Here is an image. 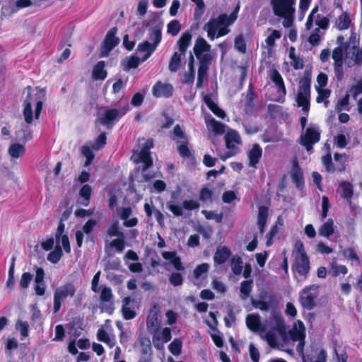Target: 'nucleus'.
Segmentation results:
<instances>
[{
	"instance_id": "1",
	"label": "nucleus",
	"mask_w": 362,
	"mask_h": 362,
	"mask_svg": "<svg viewBox=\"0 0 362 362\" xmlns=\"http://www.w3.org/2000/svg\"><path fill=\"white\" fill-rule=\"evenodd\" d=\"M334 61V70L337 80L341 81L344 77L343 63L348 67H353L362 64V49L357 46H338L332 52Z\"/></svg>"
},
{
	"instance_id": "2",
	"label": "nucleus",
	"mask_w": 362,
	"mask_h": 362,
	"mask_svg": "<svg viewBox=\"0 0 362 362\" xmlns=\"http://www.w3.org/2000/svg\"><path fill=\"white\" fill-rule=\"evenodd\" d=\"M274 318L276 322V327L267 332L264 335L262 333L266 330V326L261 322L258 315L249 314L246 317V325L252 332L259 333L261 337L267 341L270 346L279 347L280 346L279 335H283L284 325L281 316L276 315Z\"/></svg>"
},
{
	"instance_id": "3",
	"label": "nucleus",
	"mask_w": 362,
	"mask_h": 362,
	"mask_svg": "<svg viewBox=\"0 0 362 362\" xmlns=\"http://www.w3.org/2000/svg\"><path fill=\"white\" fill-rule=\"evenodd\" d=\"M25 91L26 96L23 103V115L26 124H32L34 119H38L43 103L45 100L44 88H32L28 86Z\"/></svg>"
},
{
	"instance_id": "4",
	"label": "nucleus",
	"mask_w": 362,
	"mask_h": 362,
	"mask_svg": "<svg viewBox=\"0 0 362 362\" xmlns=\"http://www.w3.org/2000/svg\"><path fill=\"white\" fill-rule=\"evenodd\" d=\"M240 10L238 3L230 15L221 14L217 18H213L204 24L203 29L207 33V37L211 40L225 36L230 32L229 26L238 18Z\"/></svg>"
},
{
	"instance_id": "5",
	"label": "nucleus",
	"mask_w": 362,
	"mask_h": 362,
	"mask_svg": "<svg viewBox=\"0 0 362 362\" xmlns=\"http://www.w3.org/2000/svg\"><path fill=\"white\" fill-rule=\"evenodd\" d=\"M293 255L294 257L293 271L295 278L298 281H304L307 278L310 266L302 242L296 243Z\"/></svg>"
},
{
	"instance_id": "6",
	"label": "nucleus",
	"mask_w": 362,
	"mask_h": 362,
	"mask_svg": "<svg viewBox=\"0 0 362 362\" xmlns=\"http://www.w3.org/2000/svg\"><path fill=\"white\" fill-rule=\"evenodd\" d=\"M271 4L274 15L284 19L283 26L291 27L294 20L296 0H272Z\"/></svg>"
},
{
	"instance_id": "7",
	"label": "nucleus",
	"mask_w": 362,
	"mask_h": 362,
	"mask_svg": "<svg viewBox=\"0 0 362 362\" xmlns=\"http://www.w3.org/2000/svg\"><path fill=\"white\" fill-rule=\"evenodd\" d=\"M297 106L301 107L303 115L300 117V124L303 129L307 123L310 105V85L307 81H301L296 98Z\"/></svg>"
},
{
	"instance_id": "8",
	"label": "nucleus",
	"mask_w": 362,
	"mask_h": 362,
	"mask_svg": "<svg viewBox=\"0 0 362 362\" xmlns=\"http://www.w3.org/2000/svg\"><path fill=\"white\" fill-rule=\"evenodd\" d=\"M162 32L160 28H153L151 30L148 40L140 43L137 47V54L145 52L143 59H147L156 49L161 40Z\"/></svg>"
},
{
	"instance_id": "9",
	"label": "nucleus",
	"mask_w": 362,
	"mask_h": 362,
	"mask_svg": "<svg viewBox=\"0 0 362 362\" xmlns=\"http://www.w3.org/2000/svg\"><path fill=\"white\" fill-rule=\"evenodd\" d=\"M129 105L126 103L116 108L107 109L100 117V122L107 128L112 127L129 110Z\"/></svg>"
},
{
	"instance_id": "10",
	"label": "nucleus",
	"mask_w": 362,
	"mask_h": 362,
	"mask_svg": "<svg viewBox=\"0 0 362 362\" xmlns=\"http://www.w3.org/2000/svg\"><path fill=\"white\" fill-rule=\"evenodd\" d=\"M76 287L71 283H67L57 287L53 296L54 313L59 311L63 301L67 298H72L76 293Z\"/></svg>"
},
{
	"instance_id": "11",
	"label": "nucleus",
	"mask_w": 362,
	"mask_h": 362,
	"mask_svg": "<svg viewBox=\"0 0 362 362\" xmlns=\"http://www.w3.org/2000/svg\"><path fill=\"white\" fill-rule=\"evenodd\" d=\"M152 146V141H145L142 144L141 150L135 151L131 158V160L136 164L142 163L144 164V170H146L152 165V159L150 153V149Z\"/></svg>"
},
{
	"instance_id": "12",
	"label": "nucleus",
	"mask_w": 362,
	"mask_h": 362,
	"mask_svg": "<svg viewBox=\"0 0 362 362\" xmlns=\"http://www.w3.org/2000/svg\"><path fill=\"white\" fill-rule=\"evenodd\" d=\"M225 141L226 148L229 151L220 156L221 159L223 160H226L239 152V148L237 146L241 144V138L235 130L230 129L225 135Z\"/></svg>"
},
{
	"instance_id": "13",
	"label": "nucleus",
	"mask_w": 362,
	"mask_h": 362,
	"mask_svg": "<svg viewBox=\"0 0 362 362\" xmlns=\"http://www.w3.org/2000/svg\"><path fill=\"white\" fill-rule=\"evenodd\" d=\"M318 296V286L312 285L305 287L299 294V301L301 305L312 310L315 305V299Z\"/></svg>"
},
{
	"instance_id": "14",
	"label": "nucleus",
	"mask_w": 362,
	"mask_h": 362,
	"mask_svg": "<svg viewBox=\"0 0 362 362\" xmlns=\"http://www.w3.org/2000/svg\"><path fill=\"white\" fill-rule=\"evenodd\" d=\"M269 77L274 83L277 90L276 94L272 98V100L279 103L284 102L286 90L281 74L277 70L272 69L269 72Z\"/></svg>"
},
{
	"instance_id": "15",
	"label": "nucleus",
	"mask_w": 362,
	"mask_h": 362,
	"mask_svg": "<svg viewBox=\"0 0 362 362\" xmlns=\"http://www.w3.org/2000/svg\"><path fill=\"white\" fill-rule=\"evenodd\" d=\"M289 336L292 341H298L296 350L300 354H303L305 338V327L302 321L297 320L294 322L293 328L289 332Z\"/></svg>"
},
{
	"instance_id": "16",
	"label": "nucleus",
	"mask_w": 362,
	"mask_h": 362,
	"mask_svg": "<svg viewBox=\"0 0 362 362\" xmlns=\"http://www.w3.org/2000/svg\"><path fill=\"white\" fill-rule=\"evenodd\" d=\"M318 11V6H315L310 15L308 17L306 23H305V28L307 30H310L313 28V22H315V24L317 25V28L322 29L323 30H327L329 27V21L327 18V16L317 13Z\"/></svg>"
},
{
	"instance_id": "17",
	"label": "nucleus",
	"mask_w": 362,
	"mask_h": 362,
	"mask_svg": "<svg viewBox=\"0 0 362 362\" xmlns=\"http://www.w3.org/2000/svg\"><path fill=\"white\" fill-rule=\"evenodd\" d=\"M320 138V132L319 128L316 126H310L301 135V144L306 148L308 151H311L313 149L312 145L318 142Z\"/></svg>"
},
{
	"instance_id": "18",
	"label": "nucleus",
	"mask_w": 362,
	"mask_h": 362,
	"mask_svg": "<svg viewBox=\"0 0 362 362\" xmlns=\"http://www.w3.org/2000/svg\"><path fill=\"white\" fill-rule=\"evenodd\" d=\"M153 334L152 337V342L156 349L161 350L164 348V344L171 339V331L168 327L163 329H155V331L151 332Z\"/></svg>"
},
{
	"instance_id": "19",
	"label": "nucleus",
	"mask_w": 362,
	"mask_h": 362,
	"mask_svg": "<svg viewBox=\"0 0 362 362\" xmlns=\"http://www.w3.org/2000/svg\"><path fill=\"white\" fill-rule=\"evenodd\" d=\"M168 209L176 216H181L183 214V209L193 210L199 207V204L194 199L185 200L182 206L177 205L174 201L170 200L167 203Z\"/></svg>"
},
{
	"instance_id": "20",
	"label": "nucleus",
	"mask_w": 362,
	"mask_h": 362,
	"mask_svg": "<svg viewBox=\"0 0 362 362\" xmlns=\"http://www.w3.org/2000/svg\"><path fill=\"white\" fill-rule=\"evenodd\" d=\"M210 48V45L204 38L199 37L195 42L193 49L196 57L199 60L209 61L211 59Z\"/></svg>"
},
{
	"instance_id": "21",
	"label": "nucleus",
	"mask_w": 362,
	"mask_h": 362,
	"mask_svg": "<svg viewBox=\"0 0 362 362\" xmlns=\"http://www.w3.org/2000/svg\"><path fill=\"white\" fill-rule=\"evenodd\" d=\"M116 28H113L107 33L101 47L100 57H106L109 52L118 44L119 39L116 37Z\"/></svg>"
},
{
	"instance_id": "22",
	"label": "nucleus",
	"mask_w": 362,
	"mask_h": 362,
	"mask_svg": "<svg viewBox=\"0 0 362 362\" xmlns=\"http://www.w3.org/2000/svg\"><path fill=\"white\" fill-rule=\"evenodd\" d=\"M160 308L158 305H153L151 307L147 317L146 325L149 332L156 329L160 325Z\"/></svg>"
},
{
	"instance_id": "23",
	"label": "nucleus",
	"mask_w": 362,
	"mask_h": 362,
	"mask_svg": "<svg viewBox=\"0 0 362 362\" xmlns=\"http://www.w3.org/2000/svg\"><path fill=\"white\" fill-rule=\"evenodd\" d=\"M145 57V52L137 54V51L136 52V55H132L130 57H127L124 59L122 62V66L123 69L126 71H129L131 69L136 68L139 64L146 59H143Z\"/></svg>"
},
{
	"instance_id": "24",
	"label": "nucleus",
	"mask_w": 362,
	"mask_h": 362,
	"mask_svg": "<svg viewBox=\"0 0 362 362\" xmlns=\"http://www.w3.org/2000/svg\"><path fill=\"white\" fill-rule=\"evenodd\" d=\"M209 316L211 317V321H207L208 325L211 327V331L210 332L211 337L214 342V344L218 347L223 346V339L220 335L219 332L216 329V326L217 325V320L216 315L214 313H210Z\"/></svg>"
},
{
	"instance_id": "25",
	"label": "nucleus",
	"mask_w": 362,
	"mask_h": 362,
	"mask_svg": "<svg viewBox=\"0 0 362 362\" xmlns=\"http://www.w3.org/2000/svg\"><path fill=\"white\" fill-rule=\"evenodd\" d=\"M173 92V88L170 84L157 82L153 88V94L157 98L170 97Z\"/></svg>"
},
{
	"instance_id": "26",
	"label": "nucleus",
	"mask_w": 362,
	"mask_h": 362,
	"mask_svg": "<svg viewBox=\"0 0 362 362\" xmlns=\"http://www.w3.org/2000/svg\"><path fill=\"white\" fill-rule=\"evenodd\" d=\"M132 210L130 207H122L117 209V215L122 220H124V226L126 227L135 226L138 220L136 217H132L129 220H127V217H131Z\"/></svg>"
},
{
	"instance_id": "27",
	"label": "nucleus",
	"mask_w": 362,
	"mask_h": 362,
	"mask_svg": "<svg viewBox=\"0 0 362 362\" xmlns=\"http://www.w3.org/2000/svg\"><path fill=\"white\" fill-rule=\"evenodd\" d=\"M96 225L95 220H88L81 229L77 230L76 232V239L78 247H81L83 244L84 234L88 235L92 231L94 226Z\"/></svg>"
},
{
	"instance_id": "28",
	"label": "nucleus",
	"mask_w": 362,
	"mask_h": 362,
	"mask_svg": "<svg viewBox=\"0 0 362 362\" xmlns=\"http://www.w3.org/2000/svg\"><path fill=\"white\" fill-rule=\"evenodd\" d=\"M25 153V146L24 144L11 142L8 148V153L12 159H18L23 156Z\"/></svg>"
},
{
	"instance_id": "29",
	"label": "nucleus",
	"mask_w": 362,
	"mask_h": 362,
	"mask_svg": "<svg viewBox=\"0 0 362 362\" xmlns=\"http://www.w3.org/2000/svg\"><path fill=\"white\" fill-rule=\"evenodd\" d=\"M209 265L207 263H203L198 265L194 270V283L200 285L202 281L205 279L209 271Z\"/></svg>"
},
{
	"instance_id": "30",
	"label": "nucleus",
	"mask_w": 362,
	"mask_h": 362,
	"mask_svg": "<svg viewBox=\"0 0 362 362\" xmlns=\"http://www.w3.org/2000/svg\"><path fill=\"white\" fill-rule=\"evenodd\" d=\"M337 193L343 199L350 200L354 194L353 185L349 182H341L337 189Z\"/></svg>"
},
{
	"instance_id": "31",
	"label": "nucleus",
	"mask_w": 362,
	"mask_h": 362,
	"mask_svg": "<svg viewBox=\"0 0 362 362\" xmlns=\"http://www.w3.org/2000/svg\"><path fill=\"white\" fill-rule=\"evenodd\" d=\"M162 256L165 259L168 260L175 269L178 271L184 270L180 258L177 256L175 252H163Z\"/></svg>"
},
{
	"instance_id": "32",
	"label": "nucleus",
	"mask_w": 362,
	"mask_h": 362,
	"mask_svg": "<svg viewBox=\"0 0 362 362\" xmlns=\"http://www.w3.org/2000/svg\"><path fill=\"white\" fill-rule=\"evenodd\" d=\"M206 124L208 129L216 134H222L225 132V125L216 121L211 117L206 118Z\"/></svg>"
},
{
	"instance_id": "33",
	"label": "nucleus",
	"mask_w": 362,
	"mask_h": 362,
	"mask_svg": "<svg viewBox=\"0 0 362 362\" xmlns=\"http://www.w3.org/2000/svg\"><path fill=\"white\" fill-rule=\"evenodd\" d=\"M262 154V150L258 144H254L248 152L249 165L255 166Z\"/></svg>"
},
{
	"instance_id": "34",
	"label": "nucleus",
	"mask_w": 362,
	"mask_h": 362,
	"mask_svg": "<svg viewBox=\"0 0 362 362\" xmlns=\"http://www.w3.org/2000/svg\"><path fill=\"white\" fill-rule=\"evenodd\" d=\"M132 299L129 297L124 298L122 300V315L125 320H132L136 316L134 308L130 305Z\"/></svg>"
},
{
	"instance_id": "35",
	"label": "nucleus",
	"mask_w": 362,
	"mask_h": 362,
	"mask_svg": "<svg viewBox=\"0 0 362 362\" xmlns=\"http://www.w3.org/2000/svg\"><path fill=\"white\" fill-rule=\"evenodd\" d=\"M351 23L350 13L345 11L343 12L337 19L336 26L339 30H346Z\"/></svg>"
},
{
	"instance_id": "36",
	"label": "nucleus",
	"mask_w": 362,
	"mask_h": 362,
	"mask_svg": "<svg viewBox=\"0 0 362 362\" xmlns=\"http://www.w3.org/2000/svg\"><path fill=\"white\" fill-rule=\"evenodd\" d=\"M267 34V37L265 39V43L268 49H272L275 45V41L280 39L281 37V33L277 30L268 28Z\"/></svg>"
},
{
	"instance_id": "37",
	"label": "nucleus",
	"mask_w": 362,
	"mask_h": 362,
	"mask_svg": "<svg viewBox=\"0 0 362 362\" xmlns=\"http://www.w3.org/2000/svg\"><path fill=\"white\" fill-rule=\"evenodd\" d=\"M334 224L332 219H328L318 229L320 235L328 238L334 232Z\"/></svg>"
},
{
	"instance_id": "38",
	"label": "nucleus",
	"mask_w": 362,
	"mask_h": 362,
	"mask_svg": "<svg viewBox=\"0 0 362 362\" xmlns=\"http://www.w3.org/2000/svg\"><path fill=\"white\" fill-rule=\"evenodd\" d=\"M291 177L293 182H295L298 187H300L303 183V171L298 166L296 160L293 162Z\"/></svg>"
},
{
	"instance_id": "39",
	"label": "nucleus",
	"mask_w": 362,
	"mask_h": 362,
	"mask_svg": "<svg viewBox=\"0 0 362 362\" xmlns=\"http://www.w3.org/2000/svg\"><path fill=\"white\" fill-rule=\"evenodd\" d=\"M230 251L226 247H222L217 249L214 255V262L216 264H223L230 257Z\"/></svg>"
},
{
	"instance_id": "40",
	"label": "nucleus",
	"mask_w": 362,
	"mask_h": 362,
	"mask_svg": "<svg viewBox=\"0 0 362 362\" xmlns=\"http://www.w3.org/2000/svg\"><path fill=\"white\" fill-rule=\"evenodd\" d=\"M105 62L100 61L98 62L93 70V78L95 80H104L107 76V72L105 70Z\"/></svg>"
},
{
	"instance_id": "41",
	"label": "nucleus",
	"mask_w": 362,
	"mask_h": 362,
	"mask_svg": "<svg viewBox=\"0 0 362 362\" xmlns=\"http://www.w3.org/2000/svg\"><path fill=\"white\" fill-rule=\"evenodd\" d=\"M97 338L99 341L105 343L109 347L112 348L116 344L115 338L110 337L103 328L98 329Z\"/></svg>"
},
{
	"instance_id": "42",
	"label": "nucleus",
	"mask_w": 362,
	"mask_h": 362,
	"mask_svg": "<svg viewBox=\"0 0 362 362\" xmlns=\"http://www.w3.org/2000/svg\"><path fill=\"white\" fill-rule=\"evenodd\" d=\"M288 57L291 60V64L295 69H301L303 68V61L296 54V49L293 47L289 48Z\"/></svg>"
},
{
	"instance_id": "43",
	"label": "nucleus",
	"mask_w": 362,
	"mask_h": 362,
	"mask_svg": "<svg viewBox=\"0 0 362 362\" xmlns=\"http://www.w3.org/2000/svg\"><path fill=\"white\" fill-rule=\"evenodd\" d=\"M204 100L208 107L218 117L224 118L226 116V114L224 111L221 109H220L218 105L211 100V98L206 95L204 98Z\"/></svg>"
},
{
	"instance_id": "44",
	"label": "nucleus",
	"mask_w": 362,
	"mask_h": 362,
	"mask_svg": "<svg viewBox=\"0 0 362 362\" xmlns=\"http://www.w3.org/2000/svg\"><path fill=\"white\" fill-rule=\"evenodd\" d=\"M192 35L189 32L184 33L178 40L179 52L185 54L190 45Z\"/></svg>"
},
{
	"instance_id": "45",
	"label": "nucleus",
	"mask_w": 362,
	"mask_h": 362,
	"mask_svg": "<svg viewBox=\"0 0 362 362\" xmlns=\"http://www.w3.org/2000/svg\"><path fill=\"white\" fill-rule=\"evenodd\" d=\"M183 54V53L179 52H175L173 54L168 65V69L170 71L175 72L178 70L181 64L182 56Z\"/></svg>"
},
{
	"instance_id": "46",
	"label": "nucleus",
	"mask_w": 362,
	"mask_h": 362,
	"mask_svg": "<svg viewBox=\"0 0 362 362\" xmlns=\"http://www.w3.org/2000/svg\"><path fill=\"white\" fill-rule=\"evenodd\" d=\"M268 216L267 209L264 206L259 208L257 226L261 233H263Z\"/></svg>"
},
{
	"instance_id": "47",
	"label": "nucleus",
	"mask_w": 362,
	"mask_h": 362,
	"mask_svg": "<svg viewBox=\"0 0 362 362\" xmlns=\"http://www.w3.org/2000/svg\"><path fill=\"white\" fill-rule=\"evenodd\" d=\"M194 64V58L193 56L191 55L190 60L189 62V71L186 72L182 78V82L183 83H192L194 79V69L193 66Z\"/></svg>"
},
{
	"instance_id": "48",
	"label": "nucleus",
	"mask_w": 362,
	"mask_h": 362,
	"mask_svg": "<svg viewBox=\"0 0 362 362\" xmlns=\"http://www.w3.org/2000/svg\"><path fill=\"white\" fill-rule=\"evenodd\" d=\"M323 30L320 28H315L308 37V42L312 45H317L324 35Z\"/></svg>"
},
{
	"instance_id": "49",
	"label": "nucleus",
	"mask_w": 362,
	"mask_h": 362,
	"mask_svg": "<svg viewBox=\"0 0 362 362\" xmlns=\"http://www.w3.org/2000/svg\"><path fill=\"white\" fill-rule=\"evenodd\" d=\"M253 282L252 280L243 281L240 284V297L242 299H246L250 294L252 288Z\"/></svg>"
},
{
	"instance_id": "50",
	"label": "nucleus",
	"mask_w": 362,
	"mask_h": 362,
	"mask_svg": "<svg viewBox=\"0 0 362 362\" xmlns=\"http://www.w3.org/2000/svg\"><path fill=\"white\" fill-rule=\"evenodd\" d=\"M92 192V188L88 185H85L81 189L79 194L83 200L81 202V204L85 206H88L89 204L90 197Z\"/></svg>"
},
{
	"instance_id": "51",
	"label": "nucleus",
	"mask_w": 362,
	"mask_h": 362,
	"mask_svg": "<svg viewBox=\"0 0 362 362\" xmlns=\"http://www.w3.org/2000/svg\"><path fill=\"white\" fill-rule=\"evenodd\" d=\"M230 267L235 275H239L243 272V262L240 257H233L230 259Z\"/></svg>"
},
{
	"instance_id": "52",
	"label": "nucleus",
	"mask_w": 362,
	"mask_h": 362,
	"mask_svg": "<svg viewBox=\"0 0 362 362\" xmlns=\"http://www.w3.org/2000/svg\"><path fill=\"white\" fill-rule=\"evenodd\" d=\"M327 354L325 350L316 349L310 356L313 362H326Z\"/></svg>"
},
{
	"instance_id": "53",
	"label": "nucleus",
	"mask_w": 362,
	"mask_h": 362,
	"mask_svg": "<svg viewBox=\"0 0 362 362\" xmlns=\"http://www.w3.org/2000/svg\"><path fill=\"white\" fill-rule=\"evenodd\" d=\"M173 139L177 144L185 142V141L187 140L186 135L178 124H177L173 129Z\"/></svg>"
},
{
	"instance_id": "54",
	"label": "nucleus",
	"mask_w": 362,
	"mask_h": 362,
	"mask_svg": "<svg viewBox=\"0 0 362 362\" xmlns=\"http://www.w3.org/2000/svg\"><path fill=\"white\" fill-rule=\"evenodd\" d=\"M106 247H114L118 252H122L124 248V236L118 237L112 240Z\"/></svg>"
},
{
	"instance_id": "55",
	"label": "nucleus",
	"mask_w": 362,
	"mask_h": 362,
	"mask_svg": "<svg viewBox=\"0 0 362 362\" xmlns=\"http://www.w3.org/2000/svg\"><path fill=\"white\" fill-rule=\"evenodd\" d=\"M182 346L181 339L176 338L169 344L168 349L174 356H178L181 354Z\"/></svg>"
},
{
	"instance_id": "56",
	"label": "nucleus",
	"mask_w": 362,
	"mask_h": 362,
	"mask_svg": "<svg viewBox=\"0 0 362 362\" xmlns=\"http://www.w3.org/2000/svg\"><path fill=\"white\" fill-rule=\"evenodd\" d=\"M107 235L110 237H122L124 236V233L120 230L119 223L117 221H114L107 230Z\"/></svg>"
},
{
	"instance_id": "57",
	"label": "nucleus",
	"mask_w": 362,
	"mask_h": 362,
	"mask_svg": "<svg viewBox=\"0 0 362 362\" xmlns=\"http://www.w3.org/2000/svg\"><path fill=\"white\" fill-rule=\"evenodd\" d=\"M62 256V251L59 245H56V247L53 251L49 253L47 256V260L52 263H57Z\"/></svg>"
},
{
	"instance_id": "58",
	"label": "nucleus",
	"mask_w": 362,
	"mask_h": 362,
	"mask_svg": "<svg viewBox=\"0 0 362 362\" xmlns=\"http://www.w3.org/2000/svg\"><path fill=\"white\" fill-rule=\"evenodd\" d=\"M348 272L347 268L344 265H340L336 262H332L330 268V273L333 276H337L340 274H346Z\"/></svg>"
},
{
	"instance_id": "59",
	"label": "nucleus",
	"mask_w": 362,
	"mask_h": 362,
	"mask_svg": "<svg viewBox=\"0 0 362 362\" xmlns=\"http://www.w3.org/2000/svg\"><path fill=\"white\" fill-rule=\"evenodd\" d=\"M196 4L194 9V18L199 19L202 17L204 13L205 4L203 0H191Z\"/></svg>"
},
{
	"instance_id": "60",
	"label": "nucleus",
	"mask_w": 362,
	"mask_h": 362,
	"mask_svg": "<svg viewBox=\"0 0 362 362\" xmlns=\"http://www.w3.org/2000/svg\"><path fill=\"white\" fill-rule=\"evenodd\" d=\"M177 151L180 155L183 158H189L191 156V151L188 147L187 140L185 142L177 144Z\"/></svg>"
},
{
	"instance_id": "61",
	"label": "nucleus",
	"mask_w": 362,
	"mask_h": 362,
	"mask_svg": "<svg viewBox=\"0 0 362 362\" xmlns=\"http://www.w3.org/2000/svg\"><path fill=\"white\" fill-rule=\"evenodd\" d=\"M205 218L209 220H214L216 223H220L223 218L222 214H217L213 211L203 210L202 212Z\"/></svg>"
},
{
	"instance_id": "62",
	"label": "nucleus",
	"mask_w": 362,
	"mask_h": 362,
	"mask_svg": "<svg viewBox=\"0 0 362 362\" xmlns=\"http://www.w3.org/2000/svg\"><path fill=\"white\" fill-rule=\"evenodd\" d=\"M33 276L29 272H25L22 274L21 280L19 281V286L22 288H27L30 283L31 282Z\"/></svg>"
},
{
	"instance_id": "63",
	"label": "nucleus",
	"mask_w": 362,
	"mask_h": 362,
	"mask_svg": "<svg viewBox=\"0 0 362 362\" xmlns=\"http://www.w3.org/2000/svg\"><path fill=\"white\" fill-rule=\"evenodd\" d=\"M180 30V24L177 20H173L168 24V33L173 36Z\"/></svg>"
},
{
	"instance_id": "64",
	"label": "nucleus",
	"mask_w": 362,
	"mask_h": 362,
	"mask_svg": "<svg viewBox=\"0 0 362 362\" xmlns=\"http://www.w3.org/2000/svg\"><path fill=\"white\" fill-rule=\"evenodd\" d=\"M81 153L86 158L85 166L89 165L94 158V154L93 151H91L89 146H83L81 147Z\"/></svg>"
}]
</instances>
